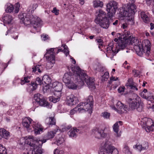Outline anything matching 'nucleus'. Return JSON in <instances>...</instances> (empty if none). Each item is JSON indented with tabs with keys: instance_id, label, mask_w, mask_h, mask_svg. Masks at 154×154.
I'll return each mask as SVG.
<instances>
[{
	"instance_id": "4",
	"label": "nucleus",
	"mask_w": 154,
	"mask_h": 154,
	"mask_svg": "<svg viewBox=\"0 0 154 154\" xmlns=\"http://www.w3.org/2000/svg\"><path fill=\"white\" fill-rule=\"evenodd\" d=\"M134 48L136 49L142 53L143 52L147 57L149 55L151 49V43L148 40H144L142 42H138V43L134 46Z\"/></svg>"
},
{
	"instance_id": "62",
	"label": "nucleus",
	"mask_w": 154,
	"mask_h": 154,
	"mask_svg": "<svg viewBox=\"0 0 154 154\" xmlns=\"http://www.w3.org/2000/svg\"><path fill=\"white\" fill-rule=\"evenodd\" d=\"M59 10H51V12L54 13L55 14L57 15L59 14Z\"/></svg>"
},
{
	"instance_id": "23",
	"label": "nucleus",
	"mask_w": 154,
	"mask_h": 154,
	"mask_svg": "<svg viewBox=\"0 0 154 154\" xmlns=\"http://www.w3.org/2000/svg\"><path fill=\"white\" fill-rule=\"evenodd\" d=\"M131 35L129 31H126L125 30L124 32V34L121 36V38H122L123 41H125L126 42V45L127 44V41L129 39V38H130Z\"/></svg>"
},
{
	"instance_id": "14",
	"label": "nucleus",
	"mask_w": 154,
	"mask_h": 154,
	"mask_svg": "<svg viewBox=\"0 0 154 154\" xmlns=\"http://www.w3.org/2000/svg\"><path fill=\"white\" fill-rule=\"evenodd\" d=\"M112 109L117 111L119 113H121L124 112L126 111L127 108L125 107L122 103L120 101H118L116 104V106L112 105L110 106Z\"/></svg>"
},
{
	"instance_id": "32",
	"label": "nucleus",
	"mask_w": 154,
	"mask_h": 154,
	"mask_svg": "<svg viewBox=\"0 0 154 154\" xmlns=\"http://www.w3.org/2000/svg\"><path fill=\"white\" fill-rule=\"evenodd\" d=\"M141 18L143 19L144 22L148 23L149 22V19L145 12L142 11L140 13Z\"/></svg>"
},
{
	"instance_id": "20",
	"label": "nucleus",
	"mask_w": 154,
	"mask_h": 154,
	"mask_svg": "<svg viewBox=\"0 0 154 154\" xmlns=\"http://www.w3.org/2000/svg\"><path fill=\"white\" fill-rule=\"evenodd\" d=\"M106 7L107 10H116L118 8V4L116 2L112 1L107 4Z\"/></svg>"
},
{
	"instance_id": "45",
	"label": "nucleus",
	"mask_w": 154,
	"mask_h": 154,
	"mask_svg": "<svg viewBox=\"0 0 154 154\" xmlns=\"http://www.w3.org/2000/svg\"><path fill=\"white\" fill-rule=\"evenodd\" d=\"M61 91H55L54 93V96L55 97H59L60 99L61 97Z\"/></svg>"
},
{
	"instance_id": "6",
	"label": "nucleus",
	"mask_w": 154,
	"mask_h": 154,
	"mask_svg": "<svg viewBox=\"0 0 154 154\" xmlns=\"http://www.w3.org/2000/svg\"><path fill=\"white\" fill-rule=\"evenodd\" d=\"M35 101L33 102V104L35 107H37L39 105L40 106L46 107L48 108H51L52 104L49 103L45 99L43 98L42 95L39 94H37L34 95V97Z\"/></svg>"
},
{
	"instance_id": "27",
	"label": "nucleus",
	"mask_w": 154,
	"mask_h": 154,
	"mask_svg": "<svg viewBox=\"0 0 154 154\" xmlns=\"http://www.w3.org/2000/svg\"><path fill=\"white\" fill-rule=\"evenodd\" d=\"M57 130L58 129H57V130H54L53 131L48 132L45 136V137L47 138V139H50L53 138L54 137L55 134H56Z\"/></svg>"
},
{
	"instance_id": "10",
	"label": "nucleus",
	"mask_w": 154,
	"mask_h": 154,
	"mask_svg": "<svg viewBox=\"0 0 154 154\" xmlns=\"http://www.w3.org/2000/svg\"><path fill=\"white\" fill-rule=\"evenodd\" d=\"M121 35L120 33L117 34L116 37L119 38V41L116 45V48L117 50V52H118L119 51L121 50H123L126 46V42L125 41H123L122 38H121Z\"/></svg>"
},
{
	"instance_id": "51",
	"label": "nucleus",
	"mask_w": 154,
	"mask_h": 154,
	"mask_svg": "<svg viewBox=\"0 0 154 154\" xmlns=\"http://www.w3.org/2000/svg\"><path fill=\"white\" fill-rule=\"evenodd\" d=\"M14 7H15V10H19L21 9L20 4L17 2L14 5Z\"/></svg>"
},
{
	"instance_id": "31",
	"label": "nucleus",
	"mask_w": 154,
	"mask_h": 154,
	"mask_svg": "<svg viewBox=\"0 0 154 154\" xmlns=\"http://www.w3.org/2000/svg\"><path fill=\"white\" fill-rule=\"evenodd\" d=\"M117 50L116 48H116L114 50H113L112 49V46H109L107 48V53H112V55H114V54H116L117 52Z\"/></svg>"
},
{
	"instance_id": "28",
	"label": "nucleus",
	"mask_w": 154,
	"mask_h": 154,
	"mask_svg": "<svg viewBox=\"0 0 154 154\" xmlns=\"http://www.w3.org/2000/svg\"><path fill=\"white\" fill-rule=\"evenodd\" d=\"M42 82L45 84H49L51 83V80L50 77L48 75H45L43 77Z\"/></svg>"
},
{
	"instance_id": "15",
	"label": "nucleus",
	"mask_w": 154,
	"mask_h": 154,
	"mask_svg": "<svg viewBox=\"0 0 154 154\" xmlns=\"http://www.w3.org/2000/svg\"><path fill=\"white\" fill-rule=\"evenodd\" d=\"M92 132L94 134L96 137L98 138L100 137L104 138L107 136V134L104 132L103 130H99L97 128H94L92 130Z\"/></svg>"
},
{
	"instance_id": "60",
	"label": "nucleus",
	"mask_w": 154,
	"mask_h": 154,
	"mask_svg": "<svg viewBox=\"0 0 154 154\" xmlns=\"http://www.w3.org/2000/svg\"><path fill=\"white\" fill-rule=\"evenodd\" d=\"M96 41L97 43H98V44L101 43H103V40L101 39H96Z\"/></svg>"
},
{
	"instance_id": "50",
	"label": "nucleus",
	"mask_w": 154,
	"mask_h": 154,
	"mask_svg": "<svg viewBox=\"0 0 154 154\" xmlns=\"http://www.w3.org/2000/svg\"><path fill=\"white\" fill-rule=\"evenodd\" d=\"M36 82H37L38 85H41L42 83H43L42 80H41V79L39 77H37L36 79Z\"/></svg>"
},
{
	"instance_id": "37",
	"label": "nucleus",
	"mask_w": 154,
	"mask_h": 154,
	"mask_svg": "<svg viewBox=\"0 0 154 154\" xmlns=\"http://www.w3.org/2000/svg\"><path fill=\"white\" fill-rule=\"evenodd\" d=\"M123 151L125 154H131L129 148L126 144L124 145Z\"/></svg>"
},
{
	"instance_id": "3",
	"label": "nucleus",
	"mask_w": 154,
	"mask_h": 154,
	"mask_svg": "<svg viewBox=\"0 0 154 154\" xmlns=\"http://www.w3.org/2000/svg\"><path fill=\"white\" fill-rule=\"evenodd\" d=\"M107 13L103 10H97L95 22L99 24L102 27L107 29L110 24L109 20H111L115 14L116 10H106Z\"/></svg>"
},
{
	"instance_id": "19",
	"label": "nucleus",
	"mask_w": 154,
	"mask_h": 154,
	"mask_svg": "<svg viewBox=\"0 0 154 154\" xmlns=\"http://www.w3.org/2000/svg\"><path fill=\"white\" fill-rule=\"evenodd\" d=\"M81 131L76 128L74 127L71 129L68 132V134L69 136L71 137L75 138L77 136V133H80Z\"/></svg>"
},
{
	"instance_id": "40",
	"label": "nucleus",
	"mask_w": 154,
	"mask_h": 154,
	"mask_svg": "<svg viewBox=\"0 0 154 154\" xmlns=\"http://www.w3.org/2000/svg\"><path fill=\"white\" fill-rule=\"evenodd\" d=\"M85 102L88 103H92L93 104L94 100L93 96H89L86 100V101Z\"/></svg>"
},
{
	"instance_id": "34",
	"label": "nucleus",
	"mask_w": 154,
	"mask_h": 154,
	"mask_svg": "<svg viewBox=\"0 0 154 154\" xmlns=\"http://www.w3.org/2000/svg\"><path fill=\"white\" fill-rule=\"evenodd\" d=\"M137 8L136 6L133 3L128 4L126 6V9L128 10H135Z\"/></svg>"
},
{
	"instance_id": "12",
	"label": "nucleus",
	"mask_w": 154,
	"mask_h": 154,
	"mask_svg": "<svg viewBox=\"0 0 154 154\" xmlns=\"http://www.w3.org/2000/svg\"><path fill=\"white\" fill-rule=\"evenodd\" d=\"M133 10H121L119 12L120 17H125L128 20H131L133 18L132 11Z\"/></svg>"
},
{
	"instance_id": "41",
	"label": "nucleus",
	"mask_w": 154,
	"mask_h": 154,
	"mask_svg": "<svg viewBox=\"0 0 154 154\" xmlns=\"http://www.w3.org/2000/svg\"><path fill=\"white\" fill-rule=\"evenodd\" d=\"M109 77V72H106L102 76V80L106 81L107 79Z\"/></svg>"
},
{
	"instance_id": "47",
	"label": "nucleus",
	"mask_w": 154,
	"mask_h": 154,
	"mask_svg": "<svg viewBox=\"0 0 154 154\" xmlns=\"http://www.w3.org/2000/svg\"><path fill=\"white\" fill-rule=\"evenodd\" d=\"M63 151L62 150H60L57 149H55L54 151V154H62Z\"/></svg>"
},
{
	"instance_id": "8",
	"label": "nucleus",
	"mask_w": 154,
	"mask_h": 154,
	"mask_svg": "<svg viewBox=\"0 0 154 154\" xmlns=\"http://www.w3.org/2000/svg\"><path fill=\"white\" fill-rule=\"evenodd\" d=\"M79 108L78 111L79 112H83L85 111H88L89 113L92 112V108L93 105V103H88L85 102H82L78 105Z\"/></svg>"
},
{
	"instance_id": "11",
	"label": "nucleus",
	"mask_w": 154,
	"mask_h": 154,
	"mask_svg": "<svg viewBox=\"0 0 154 154\" xmlns=\"http://www.w3.org/2000/svg\"><path fill=\"white\" fill-rule=\"evenodd\" d=\"M26 138L25 140V143L26 144L32 147V148L38 147V142L36 140L34 137L29 136L26 137Z\"/></svg>"
},
{
	"instance_id": "22",
	"label": "nucleus",
	"mask_w": 154,
	"mask_h": 154,
	"mask_svg": "<svg viewBox=\"0 0 154 154\" xmlns=\"http://www.w3.org/2000/svg\"><path fill=\"white\" fill-rule=\"evenodd\" d=\"M146 124L147 127L145 128V130L146 132H149L154 130V123L153 122L151 119H148Z\"/></svg>"
},
{
	"instance_id": "55",
	"label": "nucleus",
	"mask_w": 154,
	"mask_h": 154,
	"mask_svg": "<svg viewBox=\"0 0 154 154\" xmlns=\"http://www.w3.org/2000/svg\"><path fill=\"white\" fill-rule=\"evenodd\" d=\"M146 3L149 5H150L151 4L154 2V0H145Z\"/></svg>"
},
{
	"instance_id": "18",
	"label": "nucleus",
	"mask_w": 154,
	"mask_h": 154,
	"mask_svg": "<svg viewBox=\"0 0 154 154\" xmlns=\"http://www.w3.org/2000/svg\"><path fill=\"white\" fill-rule=\"evenodd\" d=\"M122 122L119 121L116 122L112 126L113 130L116 133L115 135L116 137H119L120 136V134L119 133V127L120 125H122Z\"/></svg>"
},
{
	"instance_id": "63",
	"label": "nucleus",
	"mask_w": 154,
	"mask_h": 154,
	"mask_svg": "<svg viewBox=\"0 0 154 154\" xmlns=\"http://www.w3.org/2000/svg\"><path fill=\"white\" fill-rule=\"evenodd\" d=\"M140 94L141 96L144 98L148 99L149 98V97H147L146 95H145L144 93H143V92H142Z\"/></svg>"
},
{
	"instance_id": "53",
	"label": "nucleus",
	"mask_w": 154,
	"mask_h": 154,
	"mask_svg": "<svg viewBox=\"0 0 154 154\" xmlns=\"http://www.w3.org/2000/svg\"><path fill=\"white\" fill-rule=\"evenodd\" d=\"M6 12L8 13H17L19 12V10H5Z\"/></svg>"
},
{
	"instance_id": "46",
	"label": "nucleus",
	"mask_w": 154,
	"mask_h": 154,
	"mask_svg": "<svg viewBox=\"0 0 154 154\" xmlns=\"http://www.w3.org/2000/svg\"><path fill=\"white\" fill-rule=\"evenodd\" d=\"M37 84L36 82H32L31 83V85L32 87V91L35 90L37 87Z\"/></svg>"
},
{
	"instance_id": "2",
	"label": "nucleus",
	"mask_w": 154,
	"mask_h": 154,
	"mask_svg": "<svg viewBox=\"0 0 154 154\" xmlns=\"http://www.w3.org/2000/svg\"><path fill=\"white\" fill-rule=\"evenodd\" d=\"M34 10H27L25 13H21L18 15L21 22L25 26L32 24L34 25L31 32L35 33L40 31V27L42 25V21L38 17L33 15Z\"/></svg>"
},
{
	"instance_id": "35",
	"label": "nucleus",
	"mask_w": 154,
	"mask_h": 154,
	"mask_svg": "<svg viewBox=\"0 0 154 154\" xmlns=\"http://www.w3.org/2000/svg\"><path fill=\"white\" fill-rule=\"evenodd\" d=\"M7 150L3 145L0 144V154H8Z\"/></svg>"
},
{
	"instance_id": "24",
	"label": "nucleus",
	"mask_w": 154,
	"mask_h": 154,
	"mask_svg": "<svg viewBox=\"0 0 154 154\" xmlns=\"http://www.w3.org/2000/svg\"><path fill=\"white\" fill-rule=\"evenodd\" d=\"M3 19L4 23L10 24L13 20V17L9 14H4L3 17Z\"/></svg>"
},
{
	"instance_id": "48",
	"label": "nucleus",
	"mask_w": 154,
	"mask_h": 154,
	"mask_svg": "<svg viewBox=\"0 0 154 154\" xmlns=\"http://www.w3.org/2000/svg\"><path fill=\"white\" fill-rule=\"evenodd\" d=\"M63 47L64 50V52L65 53V54L66 55V56H67L68 54H69V51L68 48L67 47V46L66 45H64V46L63 45Z\"/></svg>"
},
{
	"instance_id": "26",
	"label": "nucleus",
	"mask_w": 154,
	"mask_h": 154,
	"mask_svg": "<svg viewBox=\"0 0 154 154\" xmlns=\"http://www.w3.org/2000/svg\"><path fill=\"white\" fill-rule=\"evenodd\" d=\"M45 123L49 127L56 124V120L53 117H50L47 118L45 120Z\"/></svg>"
},
{
	"instance_id": "61",
	"label": "nucleus",
	"mask_w": 154,
	"mask_h": 154,
	"mask_svg": "<svg viewBox=\"0 0 154 154\" xmlns=\"http://www.w3.org/2000/svg\"><path fill=\"white\" fill-rule=\"evenodd\" d=\"M130 87L132 89H135L137 91L138 90V89L137 88V87L135 85H134V84L130 86Z\"/></svg>"
},
{
	"instance_id": "9",
	"label": "nucleus",
	"mask_w": 154,
	"mask_h": 154,
	"mask_svg": "<svg viewBox=\"0 0 154 154\" xmlns=\"http://www.w3.org/2000/svg\"><path fill=\"white\" fill-rule=\"evenodd\" d=\"M129 100L130 101L129 104L130 109L133 110L136 108L138 111H142L143 108V106L139 102H137L136 99H132L131 98H130Z\"/></svg>"
},
{
	"instance_id": "52",
	"label": "nucleus",
	"mask_w": 154,
	"mask_h": 154,
	"mask_svg": "<svg viewBox=\"0 0 154 154\" xmlns=\"http://www.w3.org/2000/svg\"><path fill=\"white\" fill-rule=\"evenodd\" d=\"M48 36L47 35H41V38L42 40L45 41L47 39H48Z\"/></svg>"
},
{
	"instance_id": "5",
	"label": "nucleus",
	"mask_w": 154,
	"mask_h": 154,
	"mask_svg": "<svg viewBox=\"0 0 154 154\" xmlns=\"http://www.w3.org/2000/svg\"><path fill=\"white\" fill-rule=\"evenodd\" d=\"M99 154H118L117 149L112 146L109 142L105 143L104 145L101 147L99 152Z\"/></svg>"
},
{
	"instance_id": "59",
	"label": "nucleus",
	"mask_w": 154,
	"mask_h": 154,
	"mask_svg": "<svg viewBox=\"0 0 154 154\" xmlns=\"http://www.w3.org/2000/svg\"><path fill=\"white\" fill-rule=\"evenodd\" d=\"M110 80L111 81H116L118 79V77H112L110 78Z\"/></svg>"
},
{
	"instance_id": "58",
	"label": "nucleus",
	"mask_w": 154,
	"mask_h": 154,
	"mask_svg": "<svg viewBox=\"0 0 154 154\" xmlns=\"http://www.w3.org/2000/svg\"><path fill=\"white\" fill-rule=\"evenodd\" d=\"M24 80H25V81L26 82V83H28L30 81L29 80V79H30V77H25L24 78Z\"/></svg>"
},
{
	"instance_id": "43",
	"label": "nucleus",
	"mask_w": 154,
	"mask_h": 154,
	"mask_svg": "<svg viewBox=\"0 0 154 154\" xmlns=\"http://www.w3.org/2000/svg\"><path fill=\"white\" fill-rule=\"evenodd\" d=\"M102 116L105 119L109 118L110 116V114L107 112H104L102 113Z\"/></svg>"
},
{
	"instance_id": "57",
	"label": "nucleus",
	"mask_w": 154,
	"mask_h": 154,
	"mask_svg": "<svg viewBox=\"0 0 154 154\" xmlns=\"http://www.w3.org/2000/svg\"><path fill=\"white\" fill-rule=\"evenodd\" d=\"M59 83V82H54L52 84L51 87L53 88H54L55 89V87L57 86L58 83Z\"/></svg>"
},
{
	"instance_id": "38",
	"label": "nucleus",
	"mask_w": 154,
	"mask_h": 154,
	"mask_svg": "<svg viewBox=\"0 0 154 154\" xmlns=\"http://www.w3.org/2000/svg\"><path fill=\"white\" fill-rule=\"evenodd\" d=\"M137 40L134 38H133V37H130V38H129V39L127 41V43L129 42L131 44H133L135 42L137 41Z\"/></svg>"
},
{
	"instance_id": "36",
	"label": "nucleus",
	"mask_w": 154,
	"mask_h": 154,
	"mask_svg": "<svg viewBox=\"0 0 154 154\" xmlns=\"http://www.w3.org/2000/svg\"><path fill=\"white\" fill-rule=\"evenodd\" d=\"M63 88V86L62 84L60 83H58L54 90L56 91H61Z\"/></svg>"
},
{
	"instance_id": "25",
	"label": "nucleus",
	"mask_w": 154,
	"mask_h": 154,
	"mask_svg": "<svg viewBox=\"0 0 154 154\" xmlns=\"http://www.w3.org/2000/svg\"><path fill=\"white\" fill-rule=\"evenodd\" d=\"M43 68L42 65H36L34 66L32 68V73H41L43 70Z\"/></svg>"
},
{
	"instance_id": "44",
	"label": "nucleus",
	"mask_w": 154,
	"mask_h": 154,
	"mask_svg": "<svg viewBox=\"0 0 154 154\" xmlns=\"http://www.w3.org/2000/svg\"><path fill=\"white\" fill-rule=\"evenodd\" d=\"M64 141V139L62 137L59 138L57 140V145L62 144Z\"/></svg>"
},
{
	"instance_id": "64",
	"label": "nucleus",
	"mask_w": 154,
	"mask_h": 154,
	"mask_svg": "<svg viewBox=\"0 0 154 154\" xmlns=\"http://www.w3.org/2000/svg\"><path fill=\"white\" fill-rule=\"evenodd\" d=\"M38 7V5L37 4H34L32 6V10H35L36 8L37 7Z\"/></svg>"
},
{
	"instance_id": "39",
	"label": "nucleus",
	"mask_w": 154,
	"mask_h": 154,
	"mask_svg": "<svg viewBox=\"0 0 154 154\" xmlns=\"http://www.w3.org/2000/svg\"><path fill=\"white\" fill-rule=\"evenodd\" d=\"M6 10H14L13 5L10 3H7L5 5Z\"/></svg>"
},
{
	"instance_id": "42",
	"label": "nucleus",
	"mask_w": 154,
	"mask_h": 154,
	"mask_svg": "<svg viewBox=\"0 0 154 154\" xmlns=\"http://www.w3.org/2000/svg\"><path fill=\"white\" fill-rule=\"evenodd\" d=\"M134 84V83L133 82V79L131 78H130L128 79V82L126 84V85L130 87Z\"/></svg>"
},
{
	"instance_id": "1",
	"label": "nucleus",
	"mask_w": 154,
	"mask_h": 154,
	"mask_svg": "<svg viewBox=\"0 0 154 154\" xmlns=\"http://www.w3.org/2000/svg\"><path fill=\"white\" fill-rule=\"evenodd\" d=\"M74 73L72 75L70 72L65 73L63 78V82L69 88L75 89L78 86L84 85L85 82L91 90L95 88L94 78H89L87 74L79 67L75 68Z\"/></svg>"
},
{
	"instance_id": "54",
	"label": "nucleus",
	"mask_w": 154,
	"mask_h": 154,
	"mask_svg": "<svg viewBox=\"0 0 154 154\" xmlns=\"http://www.w3.org/2000/svg\"><path fill=\"white\" fill-rule=\"evenodd\" d=\"M125 89V88L124 87H120L118 89V91L119 93H120L121 92H124Z\"/></svg>"
},
{
	"instance_id": "29",
	"label": "nucleus",
	"mask_w": 154,
	"mask_h": 154,
	"mask_svg": "<svg viewBox=\"0 0 154 154\" xmlns=\"http://www.w3.org/2000/svg\"><path fill=\"white\" fill-rule=\"evenodd\" d=\"M32 154H42L43 152V150L38 146L37 148H32Z\"/></svg>"
},
{
	"instance_id": "21",
	"label": "nucleus",
	"mask_w": 154,
	"mask_h": 154,
	"mask_svg": "<svg viewBox=\"0 0 154 154\" xmlns=\"http://www.w3.org/2000/svg\"><path fill=\"white\" fill-rule=\"evenodd\" d=\"M149 147L148 142L145 141L143 142L140 145H138L137 144L134 146V148H136L139 151L144 150L147 149Z\"/></svg>"
},
{
	"instance_id": "30",
	"label": "nucleus",
	"mask_w": 154,
	"mask_h": 154,
	"mask_svg": "<svg viewBox=\"0 0 154 154\" xmlns=\"http://www.w3.org/2000/svg\"><path fill=\"white\" fill-rule=\"evenodd\" d=\"M93 6L94 7L102 8L103 6V4L102 1L100 0L94 1L93 2Z\"/></svg>"
},
{
	"instance_id": "13",
	"label": "nucleus",
	"mask_w": 154,
	"mask_h": 154,
	"mask_svg": "<svg viewBox=\"0 0 154 154\" xmlns=\"http://www.w3.org/2000/svg\"><path fill=\"white\" fill-rule=\"evenodd\" d=\"M66 102L67 105L72 106L77 103L79 100L77 97L73 94H71L67 97Z\"/></svg>"
},
{
	"instance_id": "33",
	"label": "nucleus",
	"mask_w": 154,
	"mask_h": 154,
	"mask_svg": "<svg viewBox=\"0 0 154 154\" xmlns=\"http://www.w3.org/2000/svg\"><path fill=\"white\" fill-rule=\"evenodd\" d=\"M60 99L59 97H55L54 96H50L49 97V100L54 103L58 102Z\"/></svg>"
},
{
	"instance_id": "16",
	"label": "nucleus",
	"mask_w": 154,
	"mask_h": 154,
	"mask_svg": "<svg viewBox=\"0 0 154 154\" xmlns=\"http://www.w3.org/2000/svg\"><path fill=\"white\" fill-rule=\"evenodd\" d=\"M32 126L33 128L35 133L36 134H40V132L43 131L42 126L38 123L33 122Z\"/></svg>"
},
{
	"instance_id": "17",
	"label": "nucleus",
	"mask_w": 154,
	"mask_h": 154,
	"mask_svg": "<svg viewBox=\"0 0 154 154\" xmlns=\"http://www.w3.org/2000/svg\"><path fill=\"white\" fill-rule=\"evenodd\" d=\"M32 120L29 117H25L23 120L22 124L23 126L27 129H30L31 126H32Z\"/></svg>"
},
{
	"instance_id": "49",
	"label": "nucleus",
	"mask_w": 154,
	"mask_h": 154,
	"mask_svg": "<svg viewBox=\"0 0 154 154\" xmlns=\"http://www.w3.org/2000/svg\"><path fill=\"white\" fill-rule=\"evenodd\" d=\"M79 108V107H78V105H77V106L74 108L73 109L71 110L70 111V114L71 115H73L74 114L75 112H78L79 111H78V109Z\"/></svg>"
},
{
	"instance_id": "56",
	"label": "nucleus",
	"mask_w": 154,
	"mask_h": 154,
	"mask_svg": "<svg viewBox=\"0 0 154 154\" xmlns=\"http://www.w3.org/2000/svg\"><path fill=\"white\" fill-rule=\"evenodd\" d=\"M45 139H43V140H39V141H40L41 143V145H40V146L39 147H41L42 145V144L43 143H44L45 142H46V141H47V140H48V139H47V138H46L45 137Z\"/></svg>"
},
{
	"instance_id": "7",
	"label": "nucleus",
	"mask_w": 154,
	"mask_h": 154,
	"mask_svg": "<svg viewBox=\"0 0 154 154\" xmlns=\"http://www.w3.org/2000/svg\"><path fill=\"white\" fill-rule=\"evenodd\" d=\"M56 49L55 48H51L48 50H47V52L45 55H47L46 57V58L48 60V61L46 63V68L47 69H51L55 63V56L54 54L55 53V51L54 50Z\"/></svg>"
}]
</instances>
